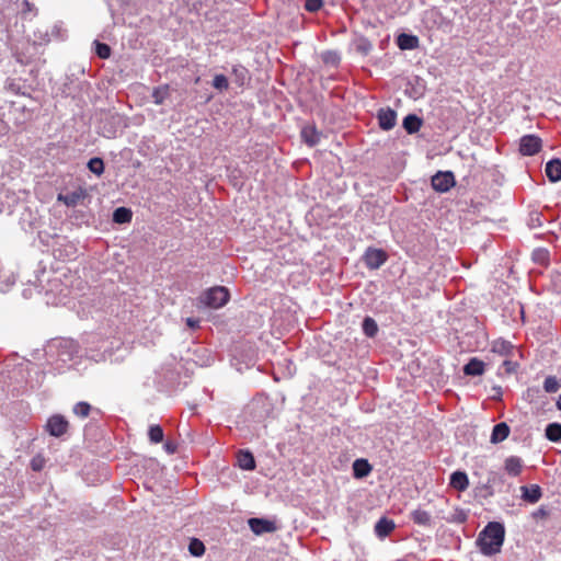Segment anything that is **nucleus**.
Returning a JSON list of instances; mask_svg holds the SVG:
<instances>
[{
  "mask_svg": "<svg viewBox=\"0 0 561 561\" xmlns=\"http://www.w3.org/2000/svg\"><path fill=\"white\" fill-rule=\"evenodd\" d=\"M505 540V527L500 522H489L479 533L476 545L483 556L492 557L501 552Z\"/></svg>",
  "mask_w": 561,
  "mask_h": 561,
  "instance_id": "1",
  "label": "nucleus"
},
{
  "mask_svg": "<svg viewBox=\"0 0 561 561\" xmlns=\"http://www.w3.org/2000/svg\"><path fill=\"white\" fill-rule=\"evenodd\" d=\"M84 356L94 362L106 360L114 351V341L99 333H90L84 339Z\"/></svg>",
  "mask_w": 561,
  "mask_h": 561,
  "instance_id": "2",
  "label": "nucleus"
},
{
  "mask_svg": "<svg viewBox=\"0 0 561 561\" xmlns=\"http://www.w3.org/2000/svg\"><path fill=\"white\" fill-rule=\"evenodd\" d=\"M45 353L49 358L66 364L79 356L80 347L71 339H56L47 345Z\"/></svg>",
  "mask_w": 561,
  "mask_h": 561,
  "instance_id": "3",
  "label": "nucleus"
},
{
  "mask_svg": "<svg viewBox=\"0 0 561 561\" xmlns=\"http://www.w3.org/2000/svg\"><path fill=\"white\" fill-rule=\"evenodd\" d=\"M127 127L123 115L113 112H102L98 122V134L107 139H114Z\"/></svg>",
  "mask_w": 561,
  "mask_h": 561,
  "instance_id": "4",
  "label": "nucleus"
},
{
  "mask_svg": "<svg viewBox=\"0 0 561 561\" xmlns=\"http://www.w3.org/2000/svg\"><path fill=\"white\" fill-rule=\"evenodd\" d=\"M198 300L207 308L219 309L229 302L230 291L225 286H214L204 290Z\"/></svg>",
  "mask_w": 561,
  "mask_h": 561,
  "instance_id": "5",
  "label": "nucleus"
},
{
  "mask_svg": "<svg viewBox=\"0 0 561 561\" xmlns=\"http://www.w3.org/2000/svg\"><path fill=\"white\" fill-rule=\"evenodd\" d=\"M26 191H15L11 187H7L4 183L0 185V214L11 215L14 211V207L24 199Z\"/></svg>",
  "mask_w": 561,
  "mask_h": 561,
  "instance_id": "6",
  "label": "nucleus"
},
{
  "mask_svg": "<svg viewBox=\"0 0 561 561\" xmlns=\"http://www.w3.org/2000/svg\"><path fill=\"white\" fill-rule=\"evenodd\" d=\"M432 188L437 193H447L456 185V179L453 171H437L431 178Z\"/></svg>",
  "mask_w": 561,
  "mask_h": 561,
  "instance_id": "7",
  "label": "nucleus"
},
{
  "mask_svg": "<svg viewBox=\"0 0 561 561\" xmlns=\"http://www.w3.org/2000/svg\"><path fill=\"white\" fill-rule=\"evenodd\" d=\"M69 430L68 420L61 414H54L47 419L45 431L53 437L60 438Z\"/></svg>",
  "mask_w": 561,
  "mask_h": 561,
  "instance_id": "8",
  "label": "nucleus"
},
{
  "mask_svg": "<svg viewBox=\"0 0 561 561\" xmlns=\"http://www.w3.org/2000/svg\"><path fill=\"white\" fill-rule=\"evenodd\" d=\"M387 259L388 254L385 250L373 247L367 248L362 257L365 266L371 271L378 270L386 263Z\"/></svg>",
  "mask_w": 561,
  "mask_h": 561,
  "instance_id": "9",
  "label": "nucleus"
},
{
  "mask_svg": "<svg viewBox=\"0 0 561 561\" xmlns=\"http://www.w3.org/2000/svg\"><path fill=\"white\" fill-rule=\"evenodd\" d=\"M541 138L536 135L528 134L519 139V152L522 156H535L541 150Z\"/></svg>",
  "mask_w": 561,
  "mask_h": 561,
  "instance_id": "10",
  "label": "nucleus"
},
{
  "mask_svg": "<svg viewBox=\"0 0 561 561\" xmlns=\"http://www.w3.org/2000/svg\"><path fill=\"white\" fill-rule=\"evenodd\" d=\"M248 525L251 531L257 536L274 533L277 529L275 522L264 517H251L248 519Z\"/></svg>",
  "mask_w": 561,
  "mask_h": 561,
  "instance_id": "11",
  "label": "nucleus"
},
{
  "mask_svg": "<svg viewBox=\"0 0 561 561\" xmlns=\"http://www.w3.org/2000/svg\"><path fill=\"white\" fill-rule=\"evenodd\" d=\"M378 125L382 130H391L397 124V112L391 107H381L376 115Z\"/></svg>",
  "mask_w": 561,
  "mask_h": 561,
  "instance_id": "12",
  "label": "nucleus"
},
{
  "mask_svg": "<svg viewBox=\"0 0 561 561\" xmlns=\"http://www.w3.org/2000/svg\"><path fill=\"white\" fill-rule=\"evenodd\" d=\"M38 215L36 211L31 210L27 206H23V211L20 216V225L25 232H32L37 229Z\"/></svg>",
  "mask_w": 561,
  "mask_h": 561,
  "instance_id": "13",
  "label": "nucleus"
},
{
  "mask_svg": "<svg viewBox=\"0 0 561 561\" xmlns=\"http://www.w3.org/2000/svg\"><path fill=\"white\" fill-rule=\"evenodd\" d=\"M30 85L22 78H7L4 89L16 95H30Z\"/></svg>",
  "mask_w": 561,
  "mask_h": 561,
  "instance_id": "14",
  "label": "nucleus"
},
{
  "mask_svg": "<svg viewBox=\"0 0 561 561\" xmlns=\"http://www.w3.org/2000/svg\"><path fill=\"white\" fill-rule=\"evenodd\" d=\"M87 191L85 188L79 186L77 190L67 192L65 194L60 193L58 194L57 199L59 202H62L68 207H75L77 206L82 199L87 197Z\"/></svg>",
  "mask_w": 561,
  "mask_h": 561,
  "instance_id": "15",
  "label": "nucleus"
},
{
  "mask_svg": "<svg viewBox=\"0 0 561 561\" xmlns=\"http://www.w3.org/2000/svg\"><path fill=\"white\" fill-rule=\"evenodd\" d=\"M237 465L242 470L253 471L256 468L253 453L249 449H240L237 453Z\"/></svg>",
  "mask_w": 561,
  "mask_h": 561,
  "instance_id": "16",
  "label": "nucleus"
},
{
  "mask_svg": "<svg viewBox=\"0 0 561 561\" xmlns=\"http://www.w3.org/2000/svg\"><path fill=\"white\" fill-rule=\"evenodd\" d=\"M396 44L401 50H413L420 46V39L411 33H400L396 37Z\"/></svg>",
  "mask_w": 561,
  "mask_h": 561,
  "instance_id": "17",
  "label": "nucleus"
},
{
  "mask_svg": "<svg viewBox=\"0 0 561 561\" xmlns=\"http://www.w3.org/2000/svg\"><path fill=\"white\" fill-rule=\"evenodd\" d=\"M353 477L357 480H362L367 478L371 471L373 466L369 463L366 458H357L354 460L352 465Z\"/></svg>",
  "mask_w": 561,
  "mask_h": 561,
  "instance_id": "18",
  "label": "nucleus"
},
{
  "mask_svg": "<svg viewBox=\"0 0 561 561\" xmlns=\"http://www.w3.org/2000/svg\"><path fill=\"white\" fill-rule=\"evenodd\" d=\"M522 500L529 504L537 503L542 496V489L538 484L520 486Z\"/></svg>",
  "mask_w": 561,
  "mask_h": 561,
  "instance_id": "19",
  "label": "nucleus"
},
{
  "mask_svg": "<svg viewBox=\"0 0 561 561\" xmlns=\"http://www.w3.org/2000/svg\"><path fill=\"white\" fill-rule=\"evenodd\" d=\"M301 139L309 147H314L320 142L321 133L314 125H306L300 131Z\"/></svg>",
  "mask_w": 561,
  "mask_h": 561,
  "instance_id": "20",
  "label": "nucleus"
},
{
  "mask_svg": "<svg viewBox=\"0 0 561 561\" xmlns=\"http://www.w3.org/2000/svg\"><path fill=\"white\" fill-rule=\"evenodd\" d=\"M545 173L551 183L561 181V159L552 158L546 163Z\"/></svg>",
  "mask_w": 561,
  "mask_h": 561,
  "instance_id": "21",
  "label": "nucleus"
},
{
  "mask_svg": "<svg viewBox=\"0 0 561 561\" xmlns=\"http://www.w3.org/2000/svg\"><path fill=\"white\" fill-rule=\"evenodd\" d=\"M449 485L459 492L467 490L469 486L468 474L462 470L454 471L449 477Z\"/></svg>",
  "mask_w": 561,
  "mask_h": 561,
  "instance_id": "22",
  "label": "nucleus"
},
{
  "mask_svg": "<svg viewBox=\"0 0 561 561\" xmlns=\"http://www.w3.org/2000/svg\"><path fill=\"white\" fill-rule=\"evenodd\" d=\"M396 528V524L392 519L383 516L377 520L375 524V534L378 538L383 539L391 534V531Z\"/></svg>",
  "mask_w": 561,
  "mask_h": 561,
  "instance_id": "23",
  "label": "nucleus"
},
{
  "mask_svg": "<svg viewBox=\"0 0 561 561\" xmlns=\"http://www.w3.org/2000/svg\"><path fill=\"white\" fill-rule=\"evenodd\" d=\"M485 364L477 358L472 357L468 360V363L462 367V371L466 376L478 377L484 373Z\"/></svg>",
  "mask_w": 561,
  "mask_h": 561,
  "instance_id": "24",
  "label": "nucleus"
},
{
  "mask_svg": "<svg viewBox=\"0 0 561 561\" xmlns=\"http://www.w3.org/2000/svg\"><path fill=\"white\" fill-rule=\"evenodd\" d=\"M511 433V428L506 422H500L492 428L490 442L492 444H499L505 440Z\"/></svg>",
  "mask_w": 561,
  "mask_h": 561,
  "instance_id": "25",
  "label": "nucleus"
},
{
  "mask_svg": "<svg viewBox=\"0 0 561 561\" xmlns=\"http://www.w3.org/2000/svg\"><path fill=\"white\" fill-rule=\"evenodd\" d=\"M423 125V119L414 113L408 114L402 122L403 129L409 134H416Z\"/></svg>",
  "mask_w": 561,
  "mask_h": 561,
  "instance_id": "26",
  "label": "nucleus"
},
{
  "mask_svg": "<svg viewBox=\"0 0 561 561\" xmlns=\"http://www.w3.org/2000/svg\"><path fill=\"white\" fill-rule=\"evenodd\" d=\"M489 483L491 484L494 493H503L507 490L505 489V476L499 471H489L486 477Z\"/></svg>",
  "mask_w": 561,
  "mask_h": 561,
  "instance_id": "27",
  "label": "nucleus"
},
{
  "mask_svg": "<svg viewBox=\"0 0 561 561\" xmlns=\"http://www.w3.org/2000/svg\"><path fill=\"white\" fill-rule=\"evenodd\" d=\"M504 469L512 477L519 476L523 470L522 458H519L517 456L507 457L504 462Z\"/></svg>",
  "mask_w": 561,
  "mask_h": 561,
  "instance_id": "28",
  "label": "nucleus"
},
{
  "mask_svg": "<svg viewBox=\"0 0 561 561\" xmlns=\"http://www.w3.org/2000/svg\"><path fill=\"white\" fill-rule=\"evenodd\" d=\"M133 219V211L130 208L121 206L114 209L112 214V221L114 224L124 225L129 224Z\"/></svg>",
  "mask_w": 561,
  "mask_h": 561,
  "instance_id": "29",
  "label": "nucleus"
},
{
  "mask_svg": "<svg viewBox=\"0 0 561 561\" xmlns=\"http://www.w3.org/2000/svg\"><path fill=\"white\" fill-rule=\"evenodd\" d=\"M408 84L411 87V90L409 92V95L411 98L419 99L424 95L426 85L425 81L422 78L415 76L409 81Z\"/></svg>",
  "mask_w": 561,
  "mask_h": 561,
  "instance_id": "30",
  "label": "nucleus"
},
{
  "mask_svg": "<svg viewBox=\"0 0 561 561\" xmlns=\"http://www.w3.org/2000/svg\"><path fill=\"white\" fill-rule=\"evenodd\" d=\"M410 516L413 523L419 526L431 527L433 524L432 516L427 511L417 508L411 512Z\"/></svg>",
  "mask_w": 561,
  "mask_h": 561,
  "instance_id": "31",
  "label": "nucleus"
},
{
  "mask_svg": "<svg viewBox=\"0 0 561 561\" xmlns=\"http://www.w3.org/2000/svg\"><path fill=\"white\" fill-rule=\"evenodd\" d=\"M80 89V82L73 77L67 76L65 82L60 88L61 95L64 96H75V94Z\"/></svg>",
  "mask_w": 561,
  "mask_h": 561,
  "instance_id": "32",
  "label": "nucleus"
},
{
  "mask_svg": "<svg viewBox=\"0 0 561 561\" xmlns=\"http://www.w3.org/2000/svg\"><path fill=\"white\" fill-rule=\"evenodd\" d=\"M353 45L355 50L363 56H367L373 50L374 47L373 43L364 35L357 36L353 41Z\"/></svg>",
  "mask_w": 561,
  "mask_h": 561,
  "instance_id": "33",
  "label": "nucleus"
},
{
  "mask_svg": "<svg viewBox=\"0 0 561 561\" xmlns=\"http://www.w3.org/2000/svg\"><path fill=\"white\" fill-rule=\"evenodd\" d=\"M232 76L238 87H243L250 80L249 70L242 65L232 67Z\"/></svg>",
  "mask_w": 561,
  "mask_h": 561,
  "instance_id": "34",
  "label": "nucleus"
},
{
  "mask_svg": "<svg viewBox=\"0 0 561 561\" xmlns=\"http://www.w3.org/2000/svg\"><path fill=\"white\" fill-rule=\"evenodd\" d=\"M545 436L552 443L561 442V423L552 422L547 424L545 428Z\"/></svg>",
  "mask_w": 561,
  "mask_h": 561,
  "instance_id": "35",
  "label": "nucleus"
},
{
  "mask_svg": "<svg viewBox=\"0 0 561 561\" xmlns=\"http://www.w3.org/2000/svg\"><path fill=\"white\" fill-rule=\"evenodd\" d=\"M363 333L370 339H374L378 333V324L373 317L366 316L362 321Z\"/></svg>",
  "mask_w": 561,
  "mask_h": 561,
  "instance_id": "36",
  "label": "nucleus"
},
{
  "mask_svg": "<svg viewBox=\"0 0 561 561\" xmlns=\"http://www.w3.org/2000/svg\"><path fill=\"white\" fill-rule=\"evenodd\" d=\"M169 95H170L169 84H161V85L153 88L152 94H151L153 103L157 105L163 104L164 101L169 98Z\"/></svg>",
  "mask_w": 561,
  "mask_h": 561,
  "instance_id": "37",
  "label": "nucleus"
},
{
  "mask_svg": "<svg viewBox=\"0 0 561 561\" xmlns=\"http://www.w3.org/2000/svg\"><path fill=\"white\" fill-rule=\"evenodd\" d=\"M87 168L91 173L101 176L104 173L105 164L102 158L93 157L88 161Z\"/></svg>",
  "mask_w": 561,
  "mask_h": 561,
  "instance_id": "38",
  "label": "nucleus"
},
{
  "mask_svg": "<svg viewBox=\"0 0 561 561\" xmlns=\"http://www.w3.org/2000/svg\"><path fill=\"white\" fill-rule=\"evenodd\" d=\"M514 346L511 342L499 339L493 343L492 351L500 355H508L513 351Z\"/></svg>",
  "mask_w": 561,
  "mask_h": 561,
  "instance_id": "39",
  "label": "nucleus"
},
{
  "mask_svg": "<svg viewBox=\"0 0 561 561\" xmlns=\"http://www.w3.org/2000/svg\"><path fill=\"white\" fill-rule=\"evenodd\" d=\"M148 437L152 444L162 443L164 438L163 428L159 424L150 425L148 430Z\"/></svg>",
  "mask_w": 561,
  "mask_h": 561,
  "instance_id": "40",
  "label": "nucleus"
},
{
  "mask_svg": "<svg viewBox=\"0 0 561 561\" xmlns=\"http://www.w3.org/2000/svg\"><path fill=\"white\" fill-rule=\"evenodd\" d=\"M94 53L101 59H107L111 56L112 49L108 44L95 39L93 42Z\"/></svg>",
  "mask_w": 561,
  "mask_h": 561,
  "instance_id": "41",
  "label": "nucleus"
},
{
  "mask_svg": "<svg viewBox=\"0 0 561 561\" xmlns=\"http://www.w3.org/2000/svg\"><path fill=\"white\" fill-rule=\"evenodd\" d=\"M188 552L193 557H202L205 553V545L197 538H192L188 543Z\"/></svg>",
  "mask_w": 561,
  "mask_h": 561,
  "instance_id": "42",
  "label": "nucleus"
},
{
  "mask_svg": "<svg viewBox=\"0 0 561 561\" xmlns=\"http://www.w3.org/2000/svg\"><path fill=\"white\" fill-rule=\"evenodd\" d=\"M91 409H92V407L89 402L79 401L73 405L72 412L78 417L84 419V417L89 416Z\"/></svg>",
  "mask_w": 561,
  "mask_h": 561,
  "instance_id": "43",
  "label": "nucleus"
},
{
  "mask_svg": "<svg viewBox=\"0 0 561 561\" xmlns=\"http://www.w3.org/2000/svg\"><path fill=\"white\" fill-rule=\"evenodd\" d=\"M474 493L476 496L482 497L484 500L492 497L495 494L488 480L477 485L474 488Z\"/></svg>",
  "mask_w": 561,
  "mask_h": 561,
  "instance_id": "44",
  "label": "nucleus"
},
{
  "mask_svg": "<svg viewBox=\"0 0 561 561\" xmlns=\"http://www.w3.org/2000/svg\"><path fill=\"white\" fill-rule=\"evenodd\" d=\"M533 260L538 264L548 265L550 261V253L547 249L538 248L533 252Z\"/></svg>",
  "mask_w": 561,
  "mask_h": 561,
  "instance_id": "45",
  "label": "nucleus"
},
{
  "mask_svg": "<svg viewBox=\"0 0 561 561\" xmlns=\"http://www.w3.org/2000/svg\"><path fill=\"white\" fill-rule=\"evenodd\" d=\"M467 512L462 508L456 507L453 514L449 517H447V522L453 524H463L467 522Z\"/></svg>",
  "mask_w": 561,
  "mask_h": 561,
  "instance_id": "46",
  "label": "nucleus"
},
{
  "mask_svg": "<svg viewBox=\"0 0 561 561\" xmlns=\"http://www.w3.org/2000/svg\"><path fill=\"white\" fill-rule=\"evenodd\" d=\"M527 225L530 229L540 228L542 226V214L538 210H531L528 215Z\"/></svg>",
  "mask_w": 561,
  "mask_h": 561,
  "instance_id": "47",
  "label": "nucleus"
},
{
  "mask_svg": "<svg viewBox=\"0 0 561 561\" xmlns=\"http://www.w3.org/2000/svg\"><path fill=\"white\" fill-rule=\"evenodd\" d=\"M560 387V381L554 376H548L543 381V390L548 393L557 392Z\"/></svg>",
  "mask_w": 561,
  "mask_h": 561,
  "instance_id": "48",
  "label": "nucleus"
},
{
  "mask_svg": "<svg viewBox=\"0 0 561 561\" xmlns=\"http://www.w3.org/2000/svg\"><path fill=\"white\" fill-rule=\"evenodd\" d=\"M213 87L222 92V91H226L228 90L229 88V81H228V78L225 76V75H216L213 79V82H211Z\"/></svg>",
  "mask_w": 561,
  "mask_h": 561,
  "instance_id": "49",
  "label": "nucleus"
},
{
  "mask_svg": "<svg viewBox=\"0 0 561 561\" xmlns=\"http://www.w3.org/2000/svg\"><path fill=\"white\" fill-rule=\"evenodd\" d=\"M323 5V0H306L305 9L308 12L314 13L319 11Z\"/></svg>",
  "mask_w": 561,
  "mask_h": 561,
  "instance_id": "50",
  "label": "nucleus"
},
{
  "mask_svg": "<svg viewBox=\"0 0 561 561\" xmlns=\"http://www.w3.org/2000/svg\"><path fill=\"white\" fill-rule=\"evenodd\" d=\"M44 467V458L42 457H34L32 460H31V468L34 470V471H41Z\"/></svg>",
  "mask_w": 561,
  "mask_h": 561,
  "instance_id": "51",
  "label": "nucleus"
},
{
  "mask_svg": "<svg viewBox=\"0 0 561 561\" xmlns=\"http://www.w3.org/2000/svg\"><path fill=\"white\" fill-rule=\"evenodd\" d=\"M163 449L165 450L167 454L173 455L178 450V444L173 440H167L163 444Z\"/></svg>",
  "mask_w": 561,
  "mask_h": 561,
  "instance_id": "52",
  "label": "nucleus"
},
{
  "mask_svg": "<svg viewBox=\"0 0 561 561\" xmlns=\"http://www.w3.org/2000/svg\"><path fill=\"white\" fill-rule=\"evenodd\" d=\"M548 514H549L548 510L545 506H540L535 512H533V517L535 519H542V518H546L548 516Z\"/></svg>",
  "mask_w": 561,
  "mask_h": 561,
  "instance_id": "53",
  "label": "nucleus"
},
{
  "mask_svg": "<svg viewBox=\"0 0 561 561\" xmlns=\"http://www.w3.org/2000/svg\"><path fill=\"white\" fill-rule=\"evenodd\" d=\"M27 12H34V14L36 15L37 9L35 8V5L32 2H30L28 0H24L22 13L25 14Z\"/></svg>",
  "mask_w": 561,
  "mask_h": 561,
  "instance_id": "54",
  "label": "nucleus"
},
{
  "mask_svg": "<svg viewBox=\"0 0 561 561\" xmlns=\"http://www.w3.org/2000/svg\"><path fill=\"white\" fill-rule=\"evenodd\" d=\"M199 319H196V318H187L186 319V325L192 329V330H196L199 328Z\"/></svg>",
  "mask_w": 561,
  "mask_h": 561,
  "instance_id": "55",
  "label": "nucleus"
},
{
  "mask_svg": "<svg viewBox=\"0 0 561 561\" xmlns=\"http://www.w3.org/2000/svg\"><path fill=\"white\" fill-rule=\"evenodd\" d=\"M14 283H15L14 277H8V279L5 282V286L3 287L0 285V293H5Z\"/></svg>",
  "mask_w": 561,
  "mask_h": 561,
  "instance_id": "56",
  "label": "nucleus"
},
{
  "mask_svg": "<svg viewBox=\"0 0 561 561\" xmlns=\"http://www.w3.org/2000/svg\"><path fill=\"white\" fill-rule=\"evenodd\" d=\"M8 55V49L3 44H0V64L3 61V59Z\"/></svg>",
  "mask_w": 561,
  "mask_h": 561,
  "instance_id": "57",
  "label": "nucleus"
},
{
  "mask_svg": "<svg viewBox=\"0 0 561 561\" xmlns=\"http://www.w3.org/2000/svg\"><path fill=\"white\" fill-rule=\"evenodd\" d=\"M7 124L0 118V135H4L7 133Z\"/></svg>",
  "mask_w": 561,
  "mask_h": 561,
  "instance_id": "58",
  "label": "nucleus"
},
{
  "mask_svg": "<svg viewBox=\"0 0 561 561\" xmlns=\"http://www.w3.org/2000/svg\"><path fill=\"white\" fill-rule=\"evenodd\" d=\"M513 365H514V364H513L511 360H505V362H504V366L506 367V370H507V371H511V370H512V366H513Z\"/></svg>",
  "mask_w": 561,
  "mask_h": 561,
  "instance_id": "59",
  "label": "nucleus"
},
{
  "mask_svg": "<svg viewBox=\"0 0 561 561\" xmlns=\"http://www.w3.org/2000/svg\"><path fill=\"white\" fill-rule=\"evenodd\" d=\"M556 407L559 411H561V394L557 399Z\"/></svg>",
  "mask_w": 561,
  "mask_h": 561,
  "instance_id": "60",
  "label": "nucleus"
},
{
  "mask_svg": "<svg viewBox=\"0 0 561 561\" xmlns=\"http://www.w3.org/2000/svg\"><path fill=\"white\" fill-rule=\"evenodd\" d=\"M58 32H59V26H58V25H55V26L53 27V33H58Z\"/></svg>",
  "mask_w": 561,
  "mask_h": 561,
  "instance_id": "61",
  "label": "nucleus"
},
{
  "mask_svg": "<svg viewBox=\"0 0 561 561\" xmlns=\"http://www.w3.org/2000/svg\"><path fill=\"white\" fill-rule=\"evenodd\" d=\"M496 390L501 394V387H497Z\"/></svg>",
  "mask_w": 561,
  "mask_h": 561,
  "instance_id": "62",
  "label": "nucleus"
}]
</instances>
